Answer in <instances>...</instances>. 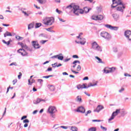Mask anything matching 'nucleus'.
<instances>
[{
  "label": "nucleus",
  "instance_id": "nucleus-2",
  "mask_svg": "<svg viewBox=\"0 0 131 131\" xmlns=\"http://www.w3.org/2000/svg\"><path fill=\"white\" fill-rule=\"evenodd\" d=\"M119 114H120V108L117 109L115 112H113L111 117L108 119V123H110V121L113 120V119L115 118V117L117 116V115H118Z\"/></svg>",
  "mask_w": 131,
  "mask_h": 131
},
{
  "label": "nucleus",
  "instance_id": "nucleus-14",
  "mask_svg": "<svg viewBox=\"0 0 131 131\" xmlns=\"http://www.w3.org/2000/svg\"><path fill=\"white\" fill-rule=\"evenodd\" d=\"M32 46L34 48V49H40V46H39V44H38V42H37V41H32Z\"/></svg>",
  "mask_w": 131,
  "mask_h": 131
},
{
  "label": "nucleus",
  "instance_id": "nucleus-12",
  "mask_svg": "<svg viewBox=\"0 0 131 131\" xmlns=\"http://www.w3.org/2000/svg\"><path fill=\"white\" fill-rule=\"evenodd\" d=\"M46 100L37 98L36 100H34L33 101V104H35V105H37V104H39V103H45Z\"/></svg>",
  "mask_w": 131,
  "mask_h": 131
},
{
  "label": "nucleus",
  "instance_id": "nucleus-16",
  "mask_svg": "<svg viewBox=\"0 0 131 131\" xmlns=\"http://www.w3.org/2000/svg\"><path fill=\"white\" fill-rule=\"evenodd\" d=\"M103 109H104V106L101 105H98L96 108L94 110V112H97L98 113H99V112H100V111H101V110H103Z\"/></svg>",
  "mask_w": 131,
  "mask_h": 131
},
{
  "label": "nucleus",
  "instance_id": "nucleus-15",
  "mask_svg": "<svg viewBox=\"0 0 131 131\" xmlns=\"http://www.w3.org/2000/svg\"><path fill=\"white\" fill-rule=\"evenodd\" d=\"M124 9H125V5H121L117 7L116 10L117 11H118L119 12H121V13H123V11H124Z\"/></svg>",
  "mask_w": 131,
  "mask_h": 131
},
{
  "label": "nucleus",
  "instance_id": "nucleus-26",
  "mask_svg": "<svg viewBox=\"0 0 131 131\" xmlns=\"http://www.w3.org/2000/svg\"><path fill=\"white\" fill-rule=\"evenodd\" d=\"M49 89L50 91H51V92H54V91H55L56 88L54 87V85H49Z\"/></svg>",
  "mask_w": 131,
  "mask_h": 131
},
{
  "label": "nucleus",
  "instance_id": "nucleus-25",
  "mask_svg": "<svg viewBox=\"0 0 131 131\" xmlns=\"http://www.w3.org/2000/svg\"><path fill=\"white\" fill-rule=\"evenodd\" d=\"M3 42L4 43H5V45H7V46H10V44L11 43V42H12V39H10L8 41H6V40H2Z\"/></svg>",
  "mask_w": 131,
  "mask_h": 131
},
{
  "label": "nucleus",
  "instance_id": "nucleus-46",
  "mask_svg": "<svg viewBox=\"0 0 131 131\" xmlns=\"http://www.w3.org/2000/svg\"><path fill=\"white\" fill-rule=\"evenodd\" d=\"M100 128H101V129H102L103 131H107V128L106 127L103 126L102 125L100 126Z\"/></svg>",
  "mask_w": 131,
  "mask_h": 131
},
{
  "label": "nucleus",
  "instance_id": "nucleus-35",
  "mask_svg": "<svg viewBox=\"0 0 131 131\" xmlns=\"http://www.w3.org/2000/svg\"><path fill=\"white\" fill-rule=\"evenodd\" d=\"M39 36H41V37H43L44 38H48V35L46 34H40Z\"/></svg>",
  "mask_w": 131,
  "mask_h": 131
},
{
  "label": "nucleus",
  "instance_id": "nucleus-13",
  "mask_svg": "<svg viewBox=\"0 0 131 131\" xmlns=\"http://www.w3.org/2000/svg\"><path fill=\"white\" fill-rule=\"evenodd\" d=\"M17 53L21 54V56H28V53L24 50V49H20L17 50Z\"/></svg>",
  "mask_w": 131,
  "mask_h": 131
},
{
  "label": "nucleus",
  "instance_id": "nucleus-50",
  "mask_svg": "<svg viewBox=\"0 0 131 131\" xmlns=\"http://www.w3.org/2000/svg\"><path fill=\"white\" fill-rule=\"evenodd\" d=\"M29 120H28V119H26L23 121L24 123H29Z\"/></svg>",
  "mask_w": 131,
  "mask_h": 131
},
{
  "label": "nucleus",
  "instance_id": "nucleus-48",
  "mask_svg": "<svg viewBox=\"0 0 131 131\" xmlns=\"http://www.w3.org/2000/svg\"><path fill=\"white\" fill-rule=\"evenodd\" d=\"M42 77V78H50V77H53V75L45 76Z\"/></svg>",
  "mask_w": 131,
  "mask_h": 131
},
{
  "label": "nucleus",
  "instance_id": "nucleus-44",
  "mask_svg": "<svg viewBox=\"0 0 131 131\" xmlns=\"http://www.w3.org/2000/svg\"><path fill=\"white\" fill-rule=\"evenodd\" d=\"M15 38H16V39H18V40H22V39H23V37L20 36H16Z\"/></svg>",
  "mask_w": 131,
  "mask_h": 131
},
{
  "label": "nucleus",
  "instance_id": "nucleus-9",
  "mask_svg": "<svg viewBox=\"0 0 131 131\" xmlns=\"http://www.w3.org/2000/svg\"><path fill=\"white\" fill-rule=\"evenodd\" d=\"M58 59V60H60V61H63L64 59V56H63V54L60 53L58 55H54L51 57V59Z\"/></svg>",
  "mask_w": 131,
  "mask_h": 131
},
{
  "label": "nucleus",
  "instance_id": "nucleus-37",
  "mask_svg": "<svg viewBox=\"0 0 131 131\" xmlns=\"http://www.w3.org/2000/svg\"><path fill=\"white\" fill-rule=\"evenodd\" d=\"M88 131H97V128L95 127H92L90 128Z\"/></svg>",
  "mask_w": 131,
  "mask_h": 131
},
{
  "label": "nucleus",
  "instance_id": "nucleus-49",
  "mask_svg": "<svg viewBox=\"0 0 131 131\" xmlns=\"http://www.w3.org/2000/svg\"><path fill=\"white\" fill-rule=\"evenodd\" d=\"M80 70H81V67L80 66V65H78L77 67V71H80Z\"/></svg>",
  "mask_w": 131,
  "mask_h": 131
},
{
  "label": "nucleus",
  "instance_id": "nucleus-29",
  "mask_svg": "<svg viewBox=\"0 0 131 131\" xmlns=\"http://www.w3.org/2000/svg\"><path fill=\"white\" fill-rule=\"evenodd\" d=\"M91 10H92V8H89L88 7H84L83 12H84V13H89V12H90V11H91Z\"/></svg>",
  "mask_w": 131,
  "mask_h": 131
},
{
  "label": "nucleus",
  "instance_id": "nucleus-51",
  "mask_svg": "<svg viewBox=\"0 0 131 131\" xmlns=\"http://www.w3.org/2000/svg\"><path fill=\"white\" fill-rule=\"evenodd\" d=\"M92 113V111H88L85 114V116H88V114H91Z\"/></svg>",
  "mask_w": 131,
  "mask_h": 131
},
{
  "label": "nucleus",
  "instance_id": "nucleus-17",
  "mask_svg": "<svg viewBox=\"0 0 131 131\" xmlns=\"http://www.w3.org/2000/svg\"><path fill=\"white\" fill-rule=\"evenodd\" d=\"M94 51L98 52V53H101L102 50V47L99 45H97L95 49H93Z\"/></svg>",
  "mask_w": 131,
  "mask_h": 131
},
{
  "label": "nucleus",
  "instance_id": "nucleus-23",
  "mask_svg": "<svg viewBox=\"0 0 131 131\" xmlns=\"http://www.w3.org/2000/svg\"><path fill=\"white\" fill-rule=\"evenodd\" d=\"M99 45L96 41H94L91 43V49L94 50Z\"/></svg>",
  "mask_w": 131,
  "mask_h": 131
},
{
  "label": "nucleus",
  "instance_id": "nucleus-60",
  "mask_svg": "<svg viewBox=\"0 0 131 131\" xmlns=\"http://www.w3.org/2000/svg\"><path fill=\"white\" fill-rule=\"evenodd\" d=\"M12 82H13V85H15V84L17 82V79H14V80H13V81H12Z\"/></svg>",
  "mask_w": 131,
  "mask_h": 131
},
{
  "label": "nucleus",
  "instance_id": "nucleus-45",
  "mask_svg": "<svg viewBox=\"0 0 131 131\" xmlns=\"http://www.w3.org/2000/svg\"><path fill=\"white\" fill-rule=\"evenodd\" d=\"M52 66L53 68H56V67H58V63L55 62L53 64H52Z\"/></svg>",
  "mask_w": 131,
  "mask_h": 131
},
{
  "label": "nucleus",
  "instance_id": "nucleus-8",
  "mask_svg": "<svg viewBox=\"0 0 131 131\" xmlns=\"http://www.w3.org/2000/svg\"><path fill=\"white\" fill-rule=\"evenodd\" d=\"M124 36L126 37L127 39H128L130 41L131 40V31L129 30H127L124 32Z\"/></svg>",
  "mask_w": 131,
  "mask_h": 131
},
{
  "label": "nucleus",
  "instance_id": "nucleus-7",
  "mask_svg": "<svg viewBox=\"0 0 131 131\" xmlns=\"http://www.w3.org/2000/svg\"><path fill=\"white\" fill-rule=\"evenodd\" d=\"M104 26L105 27H106V28H108V29H110L111 30H114L115 31H117V30L119 29V27L112 26L109 24H106Z\"/></svg>",
  "mask_w": 131,
  "mask_h": 131
},
{
  "label": "nucleus",
  "instance_id": "nucleus-33",
  "mask_svg": "<svg viewBox=\"0 0 131 131\" xmlns=\"http://www.w3.org/2000/svg\"><path fill=\"white\" fill-rule=\"evenodd\" d=\"M53 28H54V27H51L49 28H47V29H45L47 31H49V32H54V30H52V29H53Z\"/></svg>",
  "mask_w": 131,
  "mask_h": 131
},
{
  "label": "nucleus",
  "instance_id": "nucleus-61",
  "mask_svg": "<svg viewBox=\"0 0 131 131\" xmlns=\"http://www.w3.org/2000/svg\"><path fill=\"white\" fill-rule=\"evenodd\" d=\"M38 82H39L40 83H41L43 81V80L41 79H39L37 80Z\"/></svg>",
  "mask_w": 131,
  "mask_h": 131
},
{
  "label": "nucleus",
  "instance_id": "nucleus-62",
  "mask_svg": "<svg viewBox=\"0 0 131 131\" xmlns=\"http://www.w3.org/2000/svg\"><path fill=\"white\" fill-rule=\"evenodd\" d=\"M124 91V88H122L120 90H119V93H121L122 92H123Z\"/></svg>",
  "mask_w": 131,
  "mask_h": 131
},
{
  "label": "nucleus",
  "instance_id": "nucleus-21",
  "mask_svg": "<svg viewBox=\"0 0 131 131\" xmlns=\"http://www.w3.org/2000/svg\"><path fill=\"white\" fill-rule=\"evenodd\" d=\"M76 102H78V103H82V99L81 98V96H78L75 99Z\"/></svg>",
  "mask_w": 131,
  "mask_h": 131
},
{
  "label": "nucleus",
  "instance_id": "nucleus-1",
  "mask_svg": "<svg viewBox=\"0 0 131 131\" xmlns=\"http://www.w3.org/2000/svg\"><path fill=\"white\" fill-rule=\"evenodd\" d=\"M66 11L67 13H71V12H73L74 14L78 16V13L79 12V6L74 4H71L66 7Z\"/></svg>",
  "mask_w": 131,
  "mask_h": 131
},
{
  "label": "nucleus",
  "instance_id": "nucleus-59",
  "mask_svg": "<svg viewBox=\"0 0 131 131\" xmlns=\"http://www.w3.org/2000/svg\"><path fill=\"white\" fill-rule=\"evenodd\" d=\"M96 85H97V83H95L94 84H92V83H90V86H95Z\"/></svg>",
  "mask_w": 131,
  "mask_h": 131
},
{
  "label": "nucleus",
  "instance_id": "nucleus-5",
  "mask_svg": "<svg viewBox=\"0 0 131 131\" xmlns=\"http://www.w3.org/2000/svg\"><path fill=\"white\" fill-rule=\"evenodd\" d=\"M101 36L102 37H103V38H105L106 39H109V38H111V36L110 35V34L108 33L107 32L103 31L100 33Z\"/></svg>",
  "mask_w": 131,
  "mask_h": 131
},
{
  "label": "nucleus",
  "instance_id": "nucleus-31",
  "mask_svg": "<svg viewBox=\"0 0 131 131\" xmlns=\"http://www.w3.org/2000/svg\"><path fill=\"white\" fill-rule=\"evenodd\" d=\"M76 63H78V64H80V61L79 60H75L73 61V64L74 66H73V68H75L76 67Z\"/></svg>",
  "mask_w": 131,
  "mask_h": 131
},
{
  "label": "nucleus",
  "instance_id": "nucleus-38",
  "mask_svg": "<svg viewBox=\"0 0 131 131\" xmlns=\"http://www.w3.org/2000/svg\"><path fill=\"white\" fill-rule=\"evenodd\" d=\"M95 58L97 59V60H98V63H103V61H102V59L101 58H100V57H98V56H96Z\"/></svg>",
  "mask_w": 131,
  "mask_h": 131
},
{
  "label": "nucleus",
  "instance_id": "nucleus-40",
  "mask_svg": "<svg viewBox=\"0 0 131 131\" xmlns=\"http://www.w3.org/2000/svg\"><path fill=\"white\" fill-rule=\"evenodd\" d=\"M77 88L78 90H82V89H84V88H83V85H80V84L77 85Z\"/></svg>",
  "mask_w": 131,
  "mask_h": 131
},
{
  "label": "nucleus",
  "instance_id": "nucleus-42",
  "mask_svg": "<svg viewBox=\"0 0 131 131\" xmlns=\"http://www.w3.org/2000/svg\"><path fill=\"white\" fill-rule=\"evenodd\" d=\"M86 84L85 83L83 84V88L84 89H89V88H91V83H90L89 85H88V86H86Z\"/></svg>",
  "mask_w": 131,
  "mask_h": 131
},
{
  "label": "nucleus",
  "instance_id": "nucleus-19",
  "mask_svg": "<svg viewBox=\"0 0 131 131\" xmlns=\"http://www.w3.org/2000/svg\"><path fill=\"white\" fill-rule=\"evenodd\" d=\"M120 114H121V115L122 116H125V115L127 114V112H126L124 109H120Z\"/></svg>",
  "mask_w": 131,
  "mask_h": 131
},
{
  "label": "nucleus",
  "instance_id": "nucleus-28",
  "mask_svg": "<svg viewBox=\"0 0 131 131\" xmlns=\"http://www.w3.org/2000/svg\"><path fill=\"white\" fill-rule=\"evenodd\" d=\"M7 36H13V35L12 34L8 31H7L5 34H4V37H7Z\"/></svg>",
  "mask_w": 131,
  "mask_h": 131
},
{
  "label": "nucleus",
  "instance_id": "nucleus-24",
  "mask_svg": "<svg viewBox=\"0 0 131 131\" xmlns=\"http://www.w3.org/2000/svg\"><path fill=\"white\" fill-rule=\"evenodd\" d=\"M103 72L104 73H105L107 74V73H110V68L106 67L103 69Z\"/></svg>",
  "mask_w": 131,
  "mask_h": 131
},
{
  "label": "nucleus",
  "instance_id": "nucleus-54",
  "mask_svg": "<svg viewBox=\"0 0 131 131\" xmlns=\"http://www.w3.org/2000/svg\"><path fill=\"white\" fill-rule=\"evenodd\" d=\"M13 65H14V66H17V63L16 62H12L10 64H9V66H13Z\"/></svg>",
  "mask_w": 131,
  "mask_h": 131
},
{
  "label": "nucleus",
  "instance_id": "nucleus-58",
  "mask_svg": "<svg viewBox=\"0 0 131 131\" xmlns=\"http://www.w3.org/2000/svg\"><path fill=\"white\" fill-rule=\"evenodd\" d=\"M27 118V116H24L21 118V120H24V119H26Z\"/></svg>",
  "mask_w": 131,
  "mask_h": 131
},
{
  "label": "nucleus",
  "instance_id": "nucleus-20",
  "mask_svg": "<svg viewBox=\"0 0 131 131\" xmlns=\"http://www.w3.org/2000/svg\"><path fill=\"white\" fill-rule=\"evenodd\" d=\"M80 44L82 46H84L85 45V42H86V40L84 38H80Z\"/></svg>",
  "mask_w": 131,
  "mask_h": 131
},
{
  "label": "nucleus",
  "instance_id": "nucleus-64",
  "mask_svg": "<svg viewBox=\"0 0 131 131\" xmlns=\"http://www.w3.org/2000/svg\"><path fill=\"white\" fill-rule=\"evenodd\" d=\"M124 76H126V77H127V76L131 77V75H129V74L125 73L124 74Z\"/></svg>",
  "mask_w": 131,
  "mask_h": 131
},
{
  "label": "nucleus",
  "instance_id": "nucleus-22",
  "mask_svg": "<svg viewBox=\"0 0 131 131\" xmlns=\"http://www.w3.org/2000/svg\"><path fill=\"white\" fill-rule=\"evenodd\" d=\"M113 4L112 5V8L114 9V8H116L117 7V1L116 0H112Z\"/></svg>",
  "mask_w": 131,
  "mask_h": 131
},
{
  "label": "nucleus",
  "instance_id": "nucleus-47",
  "mask_svg": "<svg viewBox=\"0 0 131 131\" xmlns=\"http://www.w3.org/2000/svg\"><path fill=\"white\" fill-rule=\"evenodd\" d=\"M48 41V40H41L40 41V43H41L42 45H45V42H47Z\"/></svg>",
  "mask_w": 131,
  "mask_h": 131
},
{
  "label": "nucleus",
  "instance_id": "nucleus-39",
  "mask_svg": "<svg viewBox=\"0 0 131 131\" xmlns=\"http://www.w3.org/2000/svg\"><path fill=\"white\" fill-rule=\"evenodd\" d=\"M116 68L114 67L110 68V73H112V72H114L115 71Z\"/></svg>",
  "mask_w": 131,
  "mask_h": 131
},
{
  "label": "nucleus",
  "instance_id": "nucleus-56",
  "mask_svg": "<svg viewBox=\"0 0 131 131\" xmlns=\"http://www.w3.org/2000/svg\"><path fill=\"white\" fill-rule=\"evenodd\" d=\"M61 128H63L64 129H67L68 128V126H61Z\"/></svg>",
  "mask_w": 131,
  "mask_h": 131
},
{
  "label": "nucleus",
  "instance_id": "nucleus-63",
  "mask_svg": "<svg viewBox=\"0 0 131 131\" xmlns=\"http://www.w3.org/2000/svg\"><path fill=\"white\" fill-rule=\"evenodd\" d=\"M83 80H89V77L86 76L83 78Z\"/></svg>",
  "mask_w": 131,
  "mask_h": 131
},
{
  "label": "nucleus",
  "instance_id": "nucleus-41",
  "mask_svg": "<svg viewBox=\"0 0 131 131\" xmlns=\"http://www.w3.org/2000/svg\"><path fill=\"white\" fill-rule=\"evenodd\" d=\"M41 26V23H36L35 28H39Z\"/></svg>",
  "mask_w": 131,
  "mask_h": 131
},
{
  "label": "nucleus",
  "instance_id": "nucleus-57",
  "mask_svg": "<svg viewBox=\"0 0 131 131\" xmlns=\"http://www.w3.org/2000/svg\"><path fill=\"white\" fill-rule=\"evenodd\" d=\"M53 70V69H52V68L49 67L48 68V69L46 71V72H47V71H52Z\"/></svg>",
  "mask_w": 131,
  "mask_h": 131
},
{
  "label": "nucleus",
  "instance_id": "nucleus-43",
  "mask_svg": "<svg viewBox=\"0 0 131 131\" xmlns=\"http://www.w3.org/2000/svg\"><path fill=\"white\" fill-rule=\"evenodd\" d=\"M36 1L37 2H38L39 4H40V5H43V4L45 3L44 0H36Z\"/></svg>",
  "mask_w": 131,
  "mask_h": 131
},
{
  "label": "nucleus",
  "instance_id": "nucleus-11",
  "mask_svg": "<svg viewBox=\"0 0 131 131\" xmlns=\"http://www.w3.org/2000/svg\"><path fill=\"white\" fill-rule=\"evenodd\" d=\"M74 111H76V112H79L80 113H85V108L84 107L82 106H80L78 107L77 108V110H74Z\"/></svg>",
  "mask_w": 131,
  "mask_h": 131
},
{
  "label": "nucleus",
  "instance_id": "nucleus-34",
  "mask_svg": "<svg viewBox=\"0 0 131 131\" xmlns=\"http://www.w3.org/2000/svg\"><path fill=\"white\" fill-rule=\"evenodd\" d=\"M75 108H76V105L75 104H72L71 106V109L72 111H74V112H76V111H74V110H77L75 109Z\"/></svg>",
  "mask_w": 131,
  "mask_h": 131
},
{
  "label": "nucleus",
  "instance_id": "nucleus-30",
  "mask_svg": "<svg viewBox=\"0 0 131 131\" xmlns=\"http://www.w3.org/2000/svg\"><path fill=\"white\" fill-rule=\"evenodd\" d=\"M34 27V23H31L28 25V30H30L32 28H33Z\"/></svg>",
  "mask_w": 131,
  "mask_h": 131
},
{
  "label": "nucleus",
  "instance_id": "nucleus-3",
  "mask_svg": "<svg viewBox=\"0 0 131 131\" xmlns=\"http://www.w3.org/2000/svg\"><path fill=\"white\" fill-rule=\"evenodd\" d=\"M55 21V19H54V18L53 17H48L46 18V20L44 22V24L45 25H52L53 23Z\"/></svg>",
  "mask_w": 131,
  "mask_h": 131
},
{
  "label": "nucleus",
  "instance_id": "nucleus-36",
  "mask_svg": "<svg viewBox=\"0 0 131 131\" xmlns=\"http://www.w3.org/2000/svg\"><path fill=\"white\" fill-rule=\"evenodd\" d=\"M71 130L72 131H77L78 130V128H77L75 126L71 127Z\"/></svg>",
  "mask_w": 131,
  "mask_h": 131
},
{
  "label": "nucleus",
  "instance_id": "nucleus-55",
  "mask_svg": "<svg viewBox=\"0 0 131 131\" xmlns=\"http://www.w3.org/2000/svg\"><path fill=\"white\" fill-rule=\"evenodd\" d=\"M56 12L58 13V14H61V13H62V11L59 10L58 9H56Z\"/></svg>",
  "mask_w": 131,
  "mask_h": 131
},
{
  "label": "nucleus",
  "instance_id": "nucleus-27",
  "mask_svg": "<svg viewBox=\"0 0 131 131\" xmlns=\"http://www.w3.org/2000/svg\"><path fill=\"white\" fill-rule=\"evenodd\" d=\"M117 6H124L122 2V0H117Z\"/></svg>",
  "mask_w": 131,
  "mask_h": 131
},
{
  "label": "nucleus",
  "instance_id": "nucleus-18",
  "mask_svg": "<svg viewBox=\"0 0 131 131\" xmlns=\"http://www.w3.org/2000/svg\"><path fill=\"white\" fill-rule=\"evenodd\" d=\"M113 18L114 19L115 21H118L119 20V15L117 13H114L112 15Z\"/></svg>",
  "mask_w": 131,
  "mask_h": 131
},
{
  "label": "nucleus",
  "instance_id": "nucleus-52",
  "mask_svg": "<svg viewBox=\"0 0 131 131\" xmlns=\"http://www.w3.org/2000/svg\"><path fill=\"white\" fill-rule=\"evenodd\" d=\"M72 57L74 58V59H78V58H79L77 55H74Z\"/></svg>",
  "mask_w": 131,
  "mask_h": 131
},
{
  "label": "nucleus",
  "instance_id": "nucleus-4",
  "mask_svg": "<svg viewBox=\"0 0 131 131\" xmlns=\"http://www.w3.org/2000/svg\"><path fill=\"white\" fill-rule=\"evenodd\" d=\"M24 10H26V8H21L20 9V11L21 13L24 14V16H25V17H29L30 15H32L33 14V12H32V11H31L29 10L26 12L24 11Z\"/></svg>",
  "mask_w": 131,
  "mask_h": 131
},
{
  "label": "nucleus",
  "instance_id": "nucleus-10",
  "mask_svg": "<svg viewBox=\"0 0 131 131\" xmlns=\"http://www.w3.org/2000/svg\"><path fill=\"white\" fill-rule=\"evenodd\" d=\"M92 20H95L96 21H97V20H99L101 21L104 19V16H103L102 15H94L92 17Z\"/></svg>",
  "mask_w": 131,
  "mask_h": 131
},
{
  "label": "nucleus",
  "instance_id": "nucleus-6",
  "mask_svg": "<svg viewBox=\"0 0 131 131\" xmlns=\"http://www.w3.org/2000/svg\"><path fill=\"white\" fill-rule=\"evenodd\" d=\"M48 111L50 114H54L57 112V108L55 106H50L49 107Z\"/></svg>",
  "mask_w": 131,
  "mask_h": 131
},
{
  "label": "nucleus",
  "instance_id": "nucleus-32",
  "mask_svg": "<svg viewBox=\"0 0 131 131\" xmlns=\"http://www.w3.org/2000/svg\"><path fill=\"white\" fill-rule=\"evenodd\" d=\"M18 45H20L23 49H27L28 48L27 46L24 45L23 43L18 42Z\"/></svg>",
  "mask_w": 131,
  "mask_h": 131
},
{
  "label": "nucleus",
  "instance_id": "nucleus-53",
  "mask_svg": "<svg viewBox=\"0 0 131 131\" xmlns=\"http://www.w3.org/2000/svg\"><path fill=\"white\" fill-rule=\"evenodd\" d=\"M58 20H59V21H60L61 22H66V20L63 19L61 18L58 17Z\"/></svg>",
  "mask_w": 131,
  "mask_h": 131
}]
</instances>
